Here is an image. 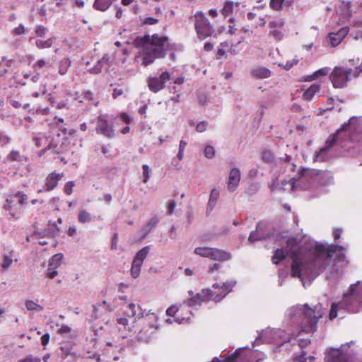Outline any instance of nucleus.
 <instances>
[{
	"label": "nucleus",
	"instance_id": "nucleus-1",
	"mask_svg": "<svg viewBox=\"0 0 362 362\" xmlns=\"http://www.w3.org/2000/svg\"><path fill=\"white\" fill-rule=\"evenodd\" d=\"M297 239L289 238L285 250L293 260L291 276L302 279V275L315 278L325 271L330 262L332 253L343 250L341 245L317 244L301 255Z\"/></svg>",
	"mask_w": 362,
	"mask_h": 362
},
{
	"label": "nucleus",
	"instance_id": "nucleus-2",
	"mask_svg": "<svg viewBox=\"0 0 362 362\" xmlns=\"http://www.w3.org/2000/svg\"><path fill=\"white\" fill-rule=\"evenodd\" d=\"M128 308L130 311V315H128V317H122L117 319V327L119 332H121L122 338H126L129 332L137 331L138 329L135 325L136 318L139 325L144 327L139 330L140 334L143 332H148L149 331H151L150 334H151L158 329V316L154 313H151V310L146 312V310H143L140 306H138L139 311L136 313L134 303H130L128 305ZM139 337L143 338V336L141 335Z\"/></svg>",
	"mask_w": 362,
	"mask_h": 362
},
{
	"label": "nucleus",
	"instance_id": "nucleus-3",
	"mask_svg": "<svg viewBox=\"0 0 362 362\" xmlns=\"http://www.w3.org/2000/svg\"><path fill=\"white\" fill-rule=\"evenodd\" d=\"M136 42L141 48L142 64L145 66L153 64L157 59L164 58L170 48L168 37L158 33L145 35L137 38Z\"/></svg>",
	"mask_w": 362,
	"mask_h": 362
},
{
	"label": "nucleus",
	"instance_id": "nucleus-4",
	"mask_svg": "<svg viewBox=\"0 0 362 362\" xmlns=\"http://www.w3.org/2000/svg\"><path fill=\"white\" fill-rule=\"evenodd\" d=\"M324 315L322 306L321 304L316 305L313 308H309L305 304L302 308V321L300 322V329L298 333L293 332L291 337L288 339V342L292 339L298 341V345L303 349L310 344V339L308 338H300V336L303 333H313L317 329V325L319 319Z\"/></svg>",
	"mask_w": 362,
	"mask_h": 362
},
{
	"label": "nucleus",
	"instance_id": "nucleus-5",
	"mask_svg": "<svg viewBox=\"0 0 362 362\" xmlns=\"http://www.w3.org/2000/svg\"><path fill=\"white\" fill-rule=\"evenodd\" d=\"M362 308V281L351 284L347 292L344 293L339 303H333L329 317L331 320L337 317L339 310H345L349 313H357Z\"/></svg>",
	"mask_w": 362,
	"mask_h": 362
},
{
	"label": "nucleus",
	"instance_id": "nucleus-6",
	"mask_svg": "<svg viewBox=\"0 0 362 362\" xmlns=\"http://www.w3.org/2000/svg\"><path fill=\"white\" fill-rule=\"evenodd\" d=\"M361 134V119L356 117H351L347 123H344L334 134L329 136L325 142V149L332 148L339 140L357 141Z\"/></svg>",
	"mask_w": 362,
	"mask_h": 362
},
{
	"label": "nucleus",
	"instance_id": "nucleus-7",
	"mask_svg": "<svg viewBox=\"0 0 362 362\" xmlns=\"http://www.w3.org/2000/svg\"><path fill=\"white\" fill-rule=\"evenodd\" d=\"M358 69H352L344 66H335L329 75V79L335 88L346 86L351 77H356L359 72Z\"/></svg>",
	"mask_w": 362,
	"mask_h": 362
},
{
	"label": "nucleus",
	"instance_id": "nucleus-8",
	"mask_svg": "<svg viewBox=\"0 0 362 362\" xmlns=\"http://www.w3.org/2000/svg\"><path fill=\"white\" fill-rule=\"evenodd\" d=\"M195 30L199 40H204L211 36L214 33L213 26L208 18L202 11H197L194 14Z\"/></svg>",
	"mask_w": 362,
	"mask_h": 362
},
{
	"label": "nucleus",
	"instance_id": "nucleus-9",
	"mask_svg": "<svg viewBox=\"0 0 362 362\" xmlns=\"http://www.w3.org/2000/svg\"><path fill=\"white\" fill-rule=\"evenodd\" d=\"M235 282L229 281L219 284H214L211 288H206L209 300L215 302L221 301L226 296L232 291Z\"/></svg>",
	"mask_w": 362,
	"mask_h": 362
},
{
	"label": "nucleus",
	"instance_id": "nucleus-10",
	"mask_svg": "<svg viewBox=\"0 0 362 362\" xmlns=\"http://www.w3.org/2000/svg\"><path fill=\"white\" fill-rule=\"evenodd\" d=\"M353 341L342 344L339 349H330L326 354L324 358L325 362H351L349 361L350 354L346 349L354 344Z\"/></svg>",
	"mask_w": 362,
	"mask_h": 362
},
{
	"label": "nucleus",
	"instance_id": "nucleus-11",
	"mask_svg": "<svg viewBox=\"0 0 362 362\" xmlns=\"http://www.w3.org/2000/svg\"><path fill=\"white\" fill-rule=\"evenodd\" d=\"M194 253L201 257L222 262L229 260L231 258V255L228 252L209 247H196Z\"/></svg>",
	"mask_w": 362,
	"mask_h": 362
},
{
	"label": "nucleus",
	"instance_id": "nucleus-12",
	"mask_svg": "<svg viewBox=\"0 0 362 362\" xmlns=\"http://www.w3.org/2000/svg\"><path fill=\"white\" fill-rule=\"evenodd\" d=\"M64 177V173H57L56 170L49 173L45 180L42 189H39L37 193L53 191L59 185V182Z\"/></svg>",
	"mask_w": 362,
	"mask_h": 362
},
{
	"label": "nucleus",
	"instance_id": "nucleus-13",
	"mask_svg": "<svg viewBox=\"0 0 362 362\" xmlns=\"http://www.w3.org/2000/svg\"><path fill=\"white\" fill-rule=\"evenodd\" d=\"M170 78V74L168 71H163L159 77H149L148 79V86L153 93H157L165 87V83Z\"/></svg>",
	"mask_w": 362,
	"mask_h": 362
},
{
	"label": "nucleus",
	"instance_id": "nucleus-14",
	"mask_svg": "<svg viewBox=\"0 0 362 362\" xmlns=\"http://www.w3.org/2000/svg\"><path fill=\"white\" fill-rule=\"evenodd\" d=\"M95 131L98 134L111 139L115 136V130L112 124H110L104 117L100 116L96 121Z\"/></svg>",
	"mask_w": 362,
	"mask_h": 362
},
{
	"label": "nucleus",
	"instance_id": "nucleus-15",
	"mask_svg": "<svg viewBox=\"0 0 362 362\" xmlns=\"http://www.w3.org/2000/svg\"><path fill=\"white\" fill-rule=\"evenodd\" d=\"M189 295L190 298L185 300V304L189 308L199 306L202 303L209 301L206 289H202L201 292L196 294H194L192 291H189Z\"/></svg>",
	"mask_w": 362,
	"mask_h": 362
},
{
	"label": "nucleus",
	"instance_id": "nucleus-16",
	"mask_svg": "<svg viewBox=\"0 0 362 362\" xmlns=\"http://www.w3.org/2000/svg\"><path fill=\"white\" fill-rule=\"evenodd\" d=\"M313 178L322 185H327L332 178V173L329 170H314L312 172Z\"/></svg>",
	"mask_w": 362,
	"mask_h": 362
},
{
	"label": "nucleus",
	"instance_id": "nucleus-17",
	"mask_svg": "<svg viewBox=\"0 0 362 362\" xmlns=\"http://www.w3.org/2000/svg\"><path fill=\"white\" fill-rule=\"evenodd\" d=\"M240 171L238 168L231 169L227 182V187L230 192H234L240 183Z\"/></svg>",
	"mask_w": 362,
	"mask_h": 362
},
{
	"label": "nucleus",
	"instance_id": "nucleus-18",
	"mask_svg": "<svg viewBox=\"0 0 362 362\" xmlns=\"http://www.w3.org/2000/svg\"><path fill=\"white\" fill-rule=\"evenodd\" d=\"M349 33V28L344 27L339 30L337 33H331L329 35L330 43L332 47H337L339 45L343 39Z\"/></svg>",
	"mask_w": 362,
	"mask_h": 362
},
{
	"label": "nucleus",
	"instance_id": "nucleus-19",
	"mask_svg": "<svg viewBox=\"0 0 362 362\" xmlns=\"http://www.w3.org/2000/svg\"><path fill=\"white\" fill-rule=\"evenodd\" d=\"M250 75L253 78L264 79L270 77L272 71L264 66H255L250 70Z\"/></svg>",
	"mask_w": 362,
	"mask_h": 362
},
{
	"label": "nucleus",
	"instance_id": "nucleus-20",
	"mask_svg": "<svg viewBox=\"0 0 362 362\" xmlns=\"http://www.w3.org/2000/svg\"><path fill=\"white\" fill-rule=\"evenodd\" d=\"M320 85L317 83L312 84L303 94V98L305 100H311L314 95L320 90Z\"/></svg>",
	"mask_w": 362,
	"mask_h": 362
},
{
	"label": "nucleus",
	"instance_id": "nucleus-21",
	"mask_svg": "<svg viewBox=\"0 0 362 362\" xmlns=\"http://www.w3.org/2000/svg\"><path fill=\"white\" fill-rule=\"evenodd\" d=\"M8 161L23 163L28 160L27 157L19 151L12 150L6 157Z\"/></svg>",
	"mask_w": 362,
	"mask_h": 362
},
{
	"label": "nucleus",
	"instance_id": "nucleus-22",
	"mask_svg": "<svg viewBox=\"0 0 362 362\" xmlns=\"http://www.w3.org/2000/svg\"><path fill=\"white\" fill-rule=\"evenodd\" d=\"M116 0H95L93 8L100 11H107Z\"/></svg>",
	"mask_w": 362,
	"mask_h": 362
},
{
	"label": "nucleus",
	"instance_id": "nucleus-23",
	"mask_svg": "<svg viewBox=\"0 0 362 362\" xmlns=\"http://www.w3.org/2000/svg\"><path fill=\"white\" fill-rule=\"evenodd\" d=\"M289 255L285 249H276L272 257V261L274 264H279L286 256Z\"/></svg>",
	"mask_w": 362,
	"mask_h": 362
},
{
	"label": "nucleus",
	"instance_id": "nucleus-24",
	"mask_svg": "<svg viewBox=\"0 0 362 362\" xmlns=\"http://www.w3.org/2000/svg\"><path fill=\"white\" fill-rule=\"evenodd\" d=\"M148 252H149V247L148 246L144 247L136 253V256L134 258L133 262L142 265L143 262L146 258Z\"/></svg>",
	"mask_w": 362,
	"mask_h": 362
},
{
	"label": "nucleus",
	"instance_id": "nucleus-25",
	"mask_svg": "<svg viewBox=\"0 0 362 362\" xmlns=\"http://www.w3.org/2000/svg\"><path fill=\"white\" fill-rule=\"evenodd\" d=\"M182 310V308H180V305H173L167 309L166 314L168 316L173 317L176 321V320L183 319L180 315Z\"/></svg>",
	"mask_w": 362,
	"mask_h": 362
},
{
	"label": "nucleus",
	"instance_id": "nucleus-26",
	"mask_svg": "<svg viewBox=\"0 0 362 362\" xmlns=\"http://www.w3.org/2000/svg\"><path fill=\"white\" fill-rule=\"evenodd\" d=\"M63 255L62 253H57L53 255L49 261V270L52 269H57L62 262Z\"/></svg>",
	"mask_w": 362,
	"mask_h": 362
},
{
	"label": "nucleus",
	"instance_id": "nucleus-27",
	"mask_svg": "<svg viewBox=\"0 0 362 362\" xmlns=\"http://www.w3.org/2000/svg\"><path fill=\"white\" fill-rule=\"evenodd\" d=\"M180 308H182V312H181V317L183 318L182 320H176V322H179V323H182L184 322H187L189 319H190V317H191V311L189 310V307L187 306L186 304H185V302L180 305Z\"/></svg>",
	"mask_w": 362,
	"mask_h": 362
},
{
	"label": "nucleus",
	"instance_id": "nucleus-28",
	"mask_svg": "<svg viewBox=\"0 0 362 362\" xmlns=\"http://www.w3.org/2000/svg\"><path fill=\"white\" fill-rule=\"evenodd\" d=\"M13 252L11 251L8 254H5L3 256V262L1 264V268L4 270H7L9 269L13 263Z\"/></svg>",
	"mask_w": 362,
	"mask_h": 362
},
{
	"label": "nucleus",
	"instance_id": "nucleus-29",
	"mask_svg": "<svg viewBox=\"0 0 362 362\" xmlns=\"http://www.w3.org/2000/svg\"><path fill=\"white\" fill-rule=\"evenodd\" d=\"M235 4L232 1L225 2L223 8L221 10V14L225 17L230 16L234 10Z\"/></svg>",
	"mask_w": 362,
	"mask_h": 362
},
{
	"label": "nucleus",
	"instance_id": "nucleus-30",
	"mask_svg": "<svg viewBox=\"0 0 362 362\" xmlns=\"http://www.w3.org/2000/svg\"><path fill=\"white\" fill-rule=\"evenodd\" d=\"M78 220L81 223L91 221L92 216L86 209H80L78 215Z\"/></svg>",
	"mask_w": 362,
	"mask_h": 362
},
{
	"label": "nucleus",
	"instance_id": "nucleus-31",
	"mask_svg": "<svg viewBox=\"0 0 362 362\" xmlns=\"http://www.w3.org/2000/svg\"><path fill=\"white\" fill-rule=\"evenodd\" d=\"M25 305L27 310L30 311H42L44 310V308L42 305L32 300H25Z\"/></svg>",
	"mask_w": 362,
	"mask_h": 362
},
{
	"label": "nucleus",
	"instance_id": "nucleus-32",
	"mask_svg": "<svg viewBox=\"0 0 362 362\" xmlns=\"http://www.w3.org/2000/svg\"><path fill=\"white\" fill-rule=\"evenodd\" d=\"M71 66V61L68 58H64L59 62V73L61 75H64L68 71Z\"/></svg>",
	"mask_w": 362,
	"mask_h": 362
},
{
	"label": "nucleus",
	"instance_id": "nucleus-33",
	"mask_svg": "<svg viewBox=\"0 0 362 362\" xmlns=\"http://www.w3.org/2000/svg\"><path fill=\"white\" fill-rule=\"evenodd\" d=\"M269 35L272 36L276 41H280L283 39L284 35V28L271 29Z\"/></svg>",
	"mask_w": 362,
	"mask_h": 362
},
{
	"label": "nucleus",
	"instance_id": "nucleus-34",
	"mask_svg": "<svg viewBox=\"0 0 362 362\" xmlns=\"http://www.w3.org/2000/svg\"><path fill=\"white\" fill-rule=\"evenodd\" d=\"M52 45L53 40L52 38H48L46 40L38 39L35 41V45L39 49L49 48L51 47Z\"/></svg>",
	"mask_w": 362,
	"mask_h": 362
},
{
	"label": "nucleus",
	"instance_id": "nucleus-35",
	"mask_svg": "<svg viewBox=\"0 0 362 362\" xmlns=\"http://www.w3.org/2000/svg\"><path fill=\"white\" fill-rule=\"evenodd\" d=\"M284 21L282 18H278L270 21L268 27L270 29L284 28Z\"/></svg>",
	"mask_w": 362,
	"mask_h": 362
},
{
	"label": "nucleus",
	"instance_id": "nucleus-36",
	"mask_svg": "<svg viewBox=\"0 0 362 362\" xmlns=\"http://www.w3.org/2000/svg\"><path fill=\"white\" fill-rule=\"evenodd\" d=\"M262 159L265 163H271L274 161V156L271 151L264 150L262 153Z\"/></svg>",
	"mask_w": 362,
	"mask_h": 362
},
{
	"label": "nucleus",
	"instance_id": "nucleus-37",
	"mask_svg": "<svg viewBox=\"0 0 362 362\" xmlns=\"http://www.w3.org/2000/svg\"><path fill=\"white\" fill-rule=\"evenodd\" d=\"M341 247H343V250L332 253V255H334V254H335V253H337L336 257L334 259V261L336 263L344 262L346 261V255L344 252H342V251L344 250V247L343 246H341ZM332 257H333V256H332ZM331 259H332V257H331ZM330 261H332V259H330ZM330 263H329L328 265Z\"/></svg>",
	"mask_w": 362,
	"mask_h": 362
},
{
	"label": "nucleus",
	"instance_id": "nucleus-38",
	"mask_svg": "<svg viewBox=\"0 0 362 362\" xmlns=\"http://www.w3.org/2000/svg\"><path fill=\"white\" fill-rule=\"evenodd\" d=\"M240 354V350H236L234 354L229 356L226 359L221 361L217 358H214L211 362H235Z\"/></svg>",
	"mask_w": 362,
	"mask_h": 362
},
{
	"label": "nucleus",
	"instance_id": "nucleus-39",
	"mask_svg": "<svg viewBox=\"0 0 362 362\" xmlns=\"http://www.w3.org/2000/svg\"><path fill=\"white\" fill-rule=\"evenodd\" d=\"M55 119H57V117L55 118ZM63 124H64L63 119H62V118L57 119V121L54 124H52V129L57 128L59 129V131H62L63 134H66L67 129L66 127H63Z\"/></svg>",
	"mask_w": 362,
	"mask_h": 362
},
{
	"label": "nucleus",
	"instance_id": "nucleus-40",
	"mask_svg": "<svg viewBox=\"0 0 362 362\" xmlns=\"http://www.w3.org/2000/svg\"><path fill=\"white\" fill-rule=\"evenodd\" d=\"M141 264L136 263L134 262H132V268H131V274L133 278H136L139 276L141 272Z\"/></svg>",
	"mask_w": 362,
	"mask_h": 362
},
{
	"label": "nucleus",
	"instance_id": "nucleus-41",
	"mask_svg": "<svg viewBox=\"0 0 362 362\" xmlns=\"http://www.w3.org/2000/svg\"><path fill=\"white\" fill-rule=\"evenodd\" d=\"M218 197H219V191L217 190L216 189H212L211 192V194H210L209 205L214 206V204H216V202L217 201Z\"/></svg>",
	"mask_w": 362,
	"mask_h": 362
},
{
	"label": "nucleus",
	"instance_id": "nucleus-42",
	"mask_svg": "<svg viewBox=\"0 0 362 362\" xmlns=\"http://www.w3.org/2000/svg\"><path fill=\"white\" fill-rule=\"evenodd\" d=\"M284 0H271L270 6L274 11H280L283 8Z\"/></svg>",
	"mask_w": 362,
	"mask_h": 362
},
{
	"label": "nucleus",
	"instance_id": "nucleus-43",
	"mask_svg": "<svg viewBox=\"0 0 362 362\" xmlns=\"http://www.w3.org/2000/svg\"><path fill=\"white\" fill-rule=\"evenodd\" d=\"M75 186V182L74 181H69L67 182L63 189L64 192L66 195H71L73 193V189Z\"/></svg>",
	"mask_w": 362,
	"mask_h": 362
},
{
	"label": "nucleus",
	"instance_id": "nucleus-44",
	"mask_svg": "<svg viewBox=\"0 0 362 362\" xmlns=\"http://www.w3.org/2000/svg\"><path fill=\"white\" fill-rule=\"evenodd\" d=\"M143 169V182L146 183L150 178L151 168L146 164L142 165Z\"/></svg>",
	"mask_w": 362,
	"mask_h": 362
},
{
	"label": "nucleus",
	"instance_id": "nucleus-45",
	"mask_svg": "<svg viewBox=\"0 0 362 362\" xmlns=\"http://www.w3.org/2000/svg\"><path fill=\"white\" fill-rule=\"evenodd\" d=\"M15 196L18 199V203L21 205H24L27 204L28 199V195L24 194L23 192H18Z\"/></svg>",
	"mask_w": 362,
	"mask_h": 362
},
{
	"label": "nucleus",
	"instance_id": "nucleus-46",
	"mask_svg": "<svg viewBox=\"0 0 362 362\" xmlns=\"http://www.w3.org/2000/svg\"><path fill=\"white\" fill-rule=\"evenodd\" d=\"M329 72V68L323 67L313 73V76L317 79V78L323 76H327Z\"/></svg>",
	"mask_w": 362,
	"mask_h": 362
},
{
	"label": "nucleus",
	"instance_id": "nucleus-47",
	"mask_svg": "<svg viewBox=\"0 0 362 362\" xmlns=\"http://www.w3.org/2000/svg\"><path fill=\"white\" fill-rule=\"evenodd\" d=\"M47 28L43 25H37L35 29V34L37 37H43L45 36Z\"/></svg>",
	"mask_w": 362,
	"mask_h": 362
},
{
	"label": "nucleus",
	"instance_id": "nucleus-48",
	"mask_svg": "<svg viewBox=\"0 0 362 362\" xmlns=\"http://www.w3.org/2000/svg\"><path fill=\"white\" fill-rule=\"evenodd\" d=\"M204 155L207 158H212L215 156L214 148L211 146H206L204 149Z\"/></svg>",
	"mask_w": 362,
	"mask_h": 362
},
{
	"label": "nucleus",
	"instance_id": "nucleus-49",
	"mask_svg": "<svg viewBox=\"0 0 362 362\" xmlns=\"http://www.w3.org/2000/svg\"><path fill=\"white\" fill-rule=\"evenodd\" d=\"M207 127L208 122L206 121H202L197 124L196 126V130L197 132L202 133L206 130Z\"/></svg>",
	"mask_w": 362,
	"mask_h": 362
},
{
	"label": "nucleus",
	"instance_id": "nucleus-50",
	"mask_svg": "<svg viewBox=\"0 0 362 362\" xmlns=\"http://www.w3.org/2000/svg\"><path fill=\"white\" fill-rule=\"evenodd\" d=\"M176 206V202L175 200H170L167 206V214L171 215Z\"/></svg>",
	"mask_w": 362,
	"mask_h": 362
},
{
	"label": "nucleus",
	"instance_id": "nucleus-51",
	"mask_svg": "<svg viewBox=\"0 0 362 362\" xmlns=\"http://www.w3.org/2000/svg\"><path fill=\"white\" fill-rule=\"evenodd\" d=\"M262 238L263 237L262 235H257V231H252L250 233L248 240H249V241L253 243L255 241L261 240Z\"/></svg>",
	"mask_w": 362,
	"mask_h": 362
},
{
	"label": "nucleus",
	"instance_id": "nucleus-52",
	"mask_svg": "<svg viewBox=\"0 0 362 362\" xmlns=\"http://www.w3.org/2000/svg\"><path fill=\"white\" fill-rule=\"evenodd\" d=\"M294 361L297 362H306V352L303 350L300 355L295 356Z\"/></svg>",
	"mask_w": 362,
	"mask_h": 362
},
{
	"label": "nucleus",
	"instance_id": "nucleus-53",
	"mask_svg": "<svg viewBox=\"0 0 362 362\" xmlns=\"http://www.w3.org/2000/svg\"><path fill=\"white\" fill-rule=\"evenodd\" d=\"M48 148L49 149H52L54 153H61V150L59 149V148H58L57 146V144L55 143L54 141L52 140L49 145H48Z\"/></svg>",
	"mask_w": 362,
	"mask_h": 362
},
{
	"label": "nucleus",
	"instance_id": "nucleus-54",
	"mask_svg": "<svg viewBox=\"0 0 362 362\" xmlns=\"http://www.w3.org/2000/svg\"><path fill=\"white\" fill-rule=\"evenodd\" d=\"M25 32V28L23 25H19L18 27L15 28L13 30V34L20 35Z\"/></svg>",
	"mask_w": 362,
	"mask_h": 362
},
{
	"label": "nucleus",
	"instance_id": "nucleus-55",
	"mask_svg": "<svg viewBox=\"0 0 362 362\" xmlns=\"http://www.w3.org/2000/svg\"><path fill=\"white\" fill-rule=\"evenodd\" d=\"M48 64V62L45 61L43 59H38L34 64L35 67H38L40 69H42L45 66H46Z\"/></svg>",
	"mask_w": 362,
	"mask_h": 362
},
{
	"label": "nucleus",
	"instance_id": "nucleus-56",
	"mask_svg": "<svg viewBox=\"0 0 362 362\" xmlns=\"http://www.w3.org/2000/svg\"><path fill=\"white\" fill-rule=\"evenodd\" d=\"M233 21L234 19L232 18L229 19L230 24L228 25V33L230 34H235L237 31V28H235V25L233 24Z\"/></svg>",
	"mask_w": 362,
	"mask_h": 362
},
{
	"label": "nucleus",
	"instance_id": "nucleus-57",
	"mask_svg": "<svg viewBox=\"0 0 362 362\" xmlns=\"http://www.w3.org/2000/svg\"><path fill=\"white\" fill-rule=\"evenodd\" d=\"M298 62V59H293L291 62H286V64L284 65V68L286 69V70H289L292 68V66L294 65V64H297Z\"/></svg>",
	"mask_w": 362,
	"mask_h": 362
},
{
	"label": "nucleus",
	"instance_id": "nucleus-58",
	"mask_svg": "<svg viewBox=\"0 0 362 362\" xmlns=\"http://www.w3.org/2000/svg\"><path fill=\"white\" fill-rule=\"evenodd\" d=\"M71 328L67 325H62L58 330V332L61 334H68L71 332Z\"/></svg>",
	"mask_w": 362,
	"mask_h": 362
},
{
	"label": "nucleus",
	"instance_id": "nucleus-59",
	"mask_svg": "<svg viewBox=\"0 0 362 362\" xmlns=\"http://www.w3.org/2000/svg\"><path fill=\"white\" fill-rule=\"evenodd\" d=\"M58 274V272L57 269H52V270H49V267H48L47 276L51 279H54Z\"/></svg>",
	"mask_w": 362,
	"mask_h": 362
},
{
	"label": "nucleus",
	"instance_id": "nucleus-60",
	"mask_svg": "<svg viewBox=\"0 0 362 362\" xmlns=\"http://www.w3.org/2000/svg\"><path fill=\"white\" fill-rule=\"evenodd\" d=\"M124 93V90L121 88H115L112 93V98L117 99Z\"/></svg>",
	"mask_w": 362,
	"mask_h": 362
},
{
	"label": "nucleus",
	"instance_id": "nucleus-61",
	"mask_svg": "<svg viewBox=\"0 0 362 362\" xmlns=\"http://www.w3.org/2000/svg\"><path fill=\"white\" fill-rule=\"evenodd\" d=\"M158 22V20L155 18H153V17L146 18L144 21V23L145 24H148V25H154V24H156Z\"/></svg>",
	"mask_w": 362,
	"mask_h": 362
},
{
	"label": "nucleus",
	"instance_id": "nucleus-62",
	"mask_svg": "<svg viewBox=\"0 0 362 362\" xmlns=\"http://www.w3.org/2000/svg\"><path fill=\"white\" fill-rule=\"evenodd\" d=\"M120 118L125 124H129L131 122V118L127 113H122L120 115Z\"/></svg>",
	"mask_w": 362,
	"mask_h": 362
},
{
	"label": "nucleus",
	"instance_id": "nucleus-63",
	"mask_svg": "<svg viewBox=\"0 0 362 362\" xmlns=\"http://www.w3.org/2000/svg\"><path fill=\"white\" fill-rule=\"evenodd\" d=\"M49 337H49V334L48 333H46V334H43L41 337V344L43 346H46L49 343Z\"/></svg>",
	"mask_w": 362,
	"mask_h": 362
},
{
	"label": "nucleus",
	"instance_id": "nucleus-64",
	"mask_svg": "<svg viewBox=\"0 0 362 362\" xmlns=\"http://www.w3.org/2000/svg\"><path fill=\"white\" fill-rule=\"evenodd\" d=\"M18 362H40V360L37 358L26 357L25 358H24Z\"/></svg>",
	"mask_w": 362,
	"mask_h": 362
}]
</instances>
